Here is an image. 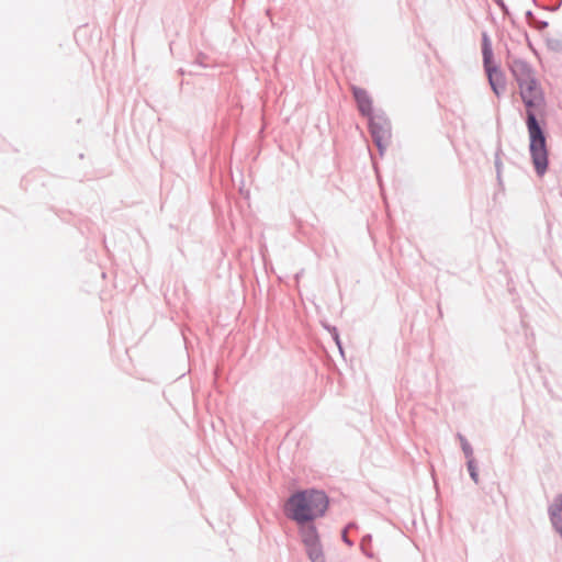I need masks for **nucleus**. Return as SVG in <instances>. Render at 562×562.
Returning a JSON list of instances; mask_svg holds the SVG:
<instances>
[{"instance_id":"obj_1","label":"nucleus","mask_w":562,"mask_h":562,"mask_svg":"<svg viewBox=\"0 0 562 562\" xmlns=\"http://www.w3.org/2000/svg\"><path fill=\"white\" fill-rule=\"evenodd\" d=\"M520 98L526 106V125L529 134V150L538 176L544 175L548 169V150L546 135L540 126L537 115L546 109L543 90L537 79L518 86Z\"/></svg>"},{"instance_id":"obj_2","label":"nucleus","mask_w":562,"mask_h":562,"mask_svg":"<svg viewBox=\"0 0 562 562\" xmlns=\"http://www.w3.org/2000/svg\"><path fill=\"white\" fill-rule=\"evenodd\" d=\"M328 497L323 491L305 490L292 494L285 503L286 516L299 525L322 517L328 508Z\"/></svg>"},{"instance_id":"obj_3","label":"nucleus","mask_w":562,"mask_h":562,"mask_svg":"<svg viewBox=\"0 0 562 562\" xmlns=\"http://www.w3.org/2000/svg\"><path fill=\"white\" fill-rule=\"evenodd\" d=\"M369 130L380 156H383L391 140V123L385 113L381 110L368 117Z\"/></svg>"},{"instance_id":"obj_4","label":"nucleus","mask_w":562,"mask_h":562,"mask_svg":"<svg viewBox=\"0 0 562 562\" xmlns=\"http://www.w3.org/2000/svg\"><path fill=\"white\" fill-rule=\"evenodd\" d=\"M483 61L484 68L488 78V83L493 90V92L499 97L505 90V80L504 76L501 71H498L497 67L491 65V58L493 56L491 44L487 35L483 34Z\"/></svg>"},{"instance_id":"obj_5","label":"nucleus","mask_w":562,"mask_h":562,"mask_svg":"<svg viewBox=\"0 0 562 562\" xmlns=\"http://www.w3.org/2000/svg\"><path fill=\"white\" fill-rule=\"evenodd\" d=\"M507 65L518 86L528 83L529 80L536 79L533 68L526 60L517 57H509Z\"/></svg>"},{"instance_id":"obj_6","label":"nucleus","mask_w":562,"mask_h":562,"mask_svg":"<svg viewBox=\"0 0 562 562\" xmlns=\"http://www.w3.org/2000/svg\"><path fill=\"white\" fill-rule=\"evenodd\" d=\"M351 91L361 115L366 116L367 119L373 115L375 111H373V102L368 91L357 86H352Z\"/></svg>"},{"instance_id":"obj_7","label":"nucleus","mask_w":562,"mask_h":562,"mask_svg":"<svg viewBox=\"0 0 562 562\" xmlns=\"http://www.w3.org/2000/svg\"><path fill=\"white\" fill-rule=\"evenodd\" d=\"M548 514L553 529L562 538V493L553 498L548 508Z\"/></svg>"},{"instance_id":"obj_8","label":"nucleus","mask_w":562,"mask_h":562,"mask_svg":"<svg viewBox=\"0 0 562 562\" xmlns=\"http://www.w3.org/2000/svg\"><path fill=\"white\" fill-rule=\"evenodd\" d=\"M301 537L305 548L319 544L318 533L314 525H301Z\"/></svg>"},{"instance_id":"obj_9","label":"nucleus","mask_w":562,"mask_h":562,"mask_svg":"<svg viewBox=\"0 0 562 562\" xmlns=\"http://www.w3.org/2000/svg\"><path fill=\"white\" fill-rule=\"evenodd\" d=\"M305 549L311 562H326L321 543Z\"/></svg>"},{"instance_id":"obj_10","label":"nucleus","mask_w":562,"mask_h":562,"mask_svg":"<svg viewBox=\"0 0 562 562\" xmlns=\"http://www.w3.org/2000/svg\"><path fill=\"white\" fill-rule=\"evenodd\" d=\"M457 438L460 441L461 449H462L467 460H470V458H473V449H472L471 445L469 443V441L467 440V438L460 432L457 435Z\"/></svg>"},{"instance_id":"obj_11","label":"nucleus","mask_w":562,"mask_h":562,"mask_svg":"<svg viewBox=\"0 0 562 562\" xmlns=\"http://www.w3.org/2000/svg\"><path fill=\"white\" fill-rule=\"evenodd\" d=\"M467 468H468L470 477L473 480V482L475 484H477L479 483V472H477V468L475 465L474 458H470V460H467Z\"/></svg>"},{"instance_id":"obj_12","label":"nucleus","mask_w":562,"mask_h":562,"mask_svg":"<svg viewBox=\"0 0 562 562\" xmlns=\"http://www.w3.org/2000/svg\"><path fill=\"white\" fill-rule=\"evenodd\" d=\"M371 539H372L371 535H366V536L362 537L361 544H360L362 552L368 558H372L373 557L372 552L368 549V547H369V544L371 542Z\"/></svg>"},{"instance_id":"obj_13","label":"nucleus","mask_w":562,"mask_h":562,"mask_svg":"<svg viewBox=\"0 0 562 562\" xmlns=\"http://www.w3.org/2000/svg\"><path fill=\"white\" fill-rule=\"evenodd\" d=\"M333 337H334L336 344L338 345L340 352L342 353V348L340 345L339 336H338L337 329L335 327L333 328Z\"/></svg>"},{"instance_id":"obj_14","label":"nucleus","mask_w":562,"mask_h":562,"mask_svg":"<svg viewBox=\"0 0 562 562\" xmlns=\"http://www.w3.org/2000/svg\"><path fill=\"white\" fill-rule=\"evenodd\" d=\"M333 337H334L336 344L338 345L340 352L342 353V348L340 345L339 336H338L337 329L335 327L333 328Z\"/></svg>"},{"instance_id":"obj_15","label":"nucleus","mask_w":562,"mask_h":562,"mask_svg":"<svg viewBox=\"0 0 562 562\" xmlns=\"http://www.w3.org/2000/svg\"><path fill=\"white\" fill-rule=\"evenodd\" d=\"M494 1L504 12H507V7L503 0H494Z\"/></svg>"},{"instance_id":"obj_16","label":"nucleus","mask_w":562,"mask_h":562,"mask_svg":"<svg viewBox=\"0 0 562 562\" xmlns=\"http://www.w3.org/2000/svg\"><path fill=\"white\" fill-rule=\"evenodd\" d=\"M495 167L497 170V177L499 178L501 177V161L498 158H496V160H495Z\"/></svg>"},{"instance_id":"obj_17","label":"nucleus","mask_w":562,"mask_h":562,"mask_svg":"<svg viewBox=\"0 0 562 562\" xmlns=\"http://www.w3.org/2000/svg\"><path fill=\"white\" fill-rule=\"evenodd\" d=\"M342 540L345 543H347L348 546H352V542L349 540V538L347 537V533H346V530L342 532Z\"/></svg>"},{"instance_id":"obj_18","label":"nucleus","mask_w":562,"mask_h":562,"mask_svg":"<svg viewBox=\"0 0 562 562\" xmlns=\"http://www.w3.org/2000/svg\"><path fill=\"white\" fill-rule=\"evenodd\" d=\"M204 58H205L204 56H200L199 57V63H200V65L206 67L207 65L205 64Z\"/></svg>"},{"instance_id":"obj_19","label":"nucleus","mask_w":562,"mask_h":562,"mask_svg":"<svg viewBox=\"0 0 562 562\" xmlns=\"http://www.w3.org/2000/svg\"><path fill=\"white\" fill-rule=\"evenodd\" d=\"M528 20L530 21L531 19H533V15H532V12L531 11H527L526 13Z\"/></svg>"},{"instance_id":"obj_20","label":"nucleus","mask_w":562,"mask_h":562,"mask_svg":"<svg viewBox=\"0 0 562 562\" xmlns=\"http://www.w3.org/2000/svg\"><path fill=\"white\" fill-rule=\"evenodd\" d=\"M548 26V23L547 22H541L540 23V27L543 29V27H547Z\"/></svg>"}]
</instances>
